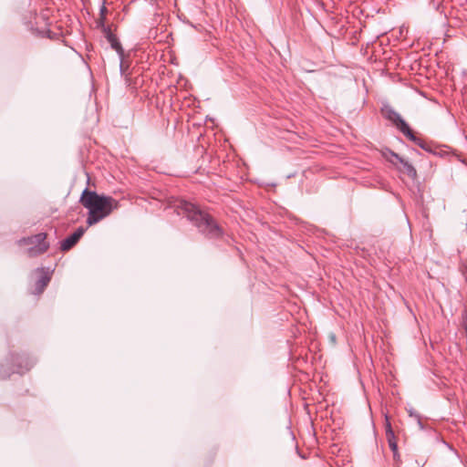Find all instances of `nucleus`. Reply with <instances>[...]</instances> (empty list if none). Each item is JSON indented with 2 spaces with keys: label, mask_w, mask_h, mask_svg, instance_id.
I'll return each mask as SVG.
<instances>
[{
  "label": "nucleus",
  "mask_w": 467,
  "mask_h": 467,
  "mask_svg": "<svg viewBox=\"0 0 467 467\" xmlns=\"http://www.w3.org/2000/svg\"><path fill=\"white\" fill-rule=\"evenodd\" d=\"M389 161H390V163H392V164H394V165H396V164H397V162H395L393 160H389Z\"/></svg>",
  "instance_id": "6ab92c4d"
},
{
  "label": "nucleus",
  "mask_w": 467,
  "mask_h": 467,
  "mask_svg": "<svg viewBox=\"0 0 467 467\" xmlns=\"http://www.w3.org/2000/svg\"><path fill=\"white\" fill-rule=\"evenodd\" d=\"M85 231L86 229L83 226L78 227L72 234L61 242L60 249L62 251H68L71 249L79 241Z\"/></svg>",
  "instance_id": "0eeeda50"
},
{
  "label": "nucleus",
  "mask_w": 467,
  "mask_h": 467,
  "mask_svg": "<svg viewBox=\"0 0 467 467\" xmlns=\"http://www.w3.org/2000/svg\"><path fill=\"white\" fill-rule=\"evenodd\" d=\"M389 154L392 158L395 159L397 162L402 165V169L399 168L402 172L406 173L410 178L413 180L416 179L417 171L411 163H410L408 161L404 160L398 153L392 150H389Z\"/></svg>",
  "instance_id": "6e6552de"
},
{
  "label": "nucleus",
  "mask_w": 467,
  "mask_h": 467,
  "mask_svg": "<svg viewBox=\"0 0 467 467\" xmlns=\"http://www.w3.org/2000/svg\"><path fill=\"white\" fill-rule=\"evenodd\" d=\"M103 31L105 33V36L108 40V42L110 44V47L116 50L119 57V72L121 77L124 78L125 82L127 84H130V73L127 72V67L124 65V50L121 47V44L119 43L117 36L111 32L110 28L108 26L103 27Z\"/></svg>",
  "instance_id": "39448f33"
},
{
  "label": "nucleus",
  "mask_w": 467,
  "mask_h": 467,
  "mask_svg": "<svg viewBox=\"0 0 467 467\" xmlns=\"http://www.w3.org/2000/svg\"><path fill=\"white\" fill-rule=\"evenodd\" d=\"M47 234L39 233L32 236L24 237L18 240L19 245H30L27 249L29 256H37L44 254L49 248V244L46 241Z\"/></svg>",
  "instance_id": "20e7f679"
},
{
  "label": "nucleus",
  "mask_w": 467,
  "mask_h": 467,
  "mask_svg": "<svg viewBox=\"0 0 467 467\" xmlns=\"http://www.w3.org/2000/svg\"><path fill=\"white\" fill-rule=\"evenodd\" d=\"M462 326L464 327V329L467 333V310L464 312L462 316Z\"/></svg>",
  "instance_id": "2eb2a0df"
},
{
  "label": "nucleus",
  "mask_w": 467,
  "mask_h": 467,
  "mask_svg": "<svg viewBox=\"0 0 467 467\" xmlns=\"http://www.w3.org/2000/svg\"><path fill=\"white\" fill-rule=\"evenodd\" d=\"M178 213L183 214L209 239H217L223 235V229L207 213L201 211L193 203L181 201L177 206Z\"/></svg>",
  "instance_id": "f03ea898"
},
{
  "label": "nucleus",
  "mask_w": 467,
  "mask_h": 467,
  "mask_svg": "<svg viewBox=\"0 0 467 467\" xmlns=\"http://www.w3.org/2000/svg\"><path fill=\"white\" fill-rule=\"evenodd\" d=\"M79 202L88 210L87 218L88 226L98 223L119 207L118 200L111 196L100 195L88 188L83 191Z\"/></svg>",
  "instance_id": "f257e3e1"
},
{
  "label": "nucleus",
  "mask_w": 467,
  "mask_h": 467,
  "mask_svg": "<svg viewBox=\"0 0 467 467\" xmlns=\"http://www.w3.org/2000/svg\"><path fill=\"white\" fill-rule=\"evenodd\" d=\"M106 13H107V8H106L105 5L103 4L102 6L100 7V10H99L100 18H99V20L98 22L99 25H101L103 27L105 26H104V20H105Z\"/></svg>",
  "instance_id": "ddd939ff"
},
{
  "label": "nucleus",
  "mask_w": 467,
  "mask_h": 467,
  "mask_svg": "<svg viewBox=\"0 0 467 467\" xmlns=\"http://www.w3.org/2000/svg\"><path fill=\"white\" fill-rule=\"evenodd\" d=\"M381 113L384 116L385 119L392 122L397 129L400 132H404L406 129H408L410 126L408 123L402 119V117L390 105L384 104L381 108Z\"/></svg>",
  "instance_id": "423d86ee"
},
{
  "label": "nucleus",
  "mask_w": 467,
  "mask_h": 467,
  "mask_svg": "<svg viewBox=\"0 0 467 467\" xmlns=\"http://www.w3.org/2000/svg\"><path fill=\"white\" fill-rule=\"evenodd\" d=\"M416 463L418 465V467H423L424 464H425V461H422V462H419L418 460L416 461Z\"/></svg>",
  "instance_id": "a211bd4d"
},
{
  "label": "nucleus",
  "mask_w": 467,
  "mask_h": 467,
  "mask_svg": "<svg viewBox=\"0 0 467 467\" xmlns=\"http://www.w3.org/2000/svg\"><path fill=\"white\" fill-rule=\"evenodd\" d=\"M408 413H409L410 417H412L415 419V413H417V412L412 408H410L408 410Z\"/></svg>",
  "instance_id": "f3484780"
},
{
  "label": "nucleus",
  "mask_w": 467,
  "mask_h": 467,
  "mask_svg": "<svg viewBox=\"0 0 467 467\" xmlns=\"http://www.w3.org/2000/svg\"><path fill=\"white\" fill-rule=\"evenodd\" d=\"M51 276L48 273H43V275L38 278L36 283V294L43 293L46 286L48 285Z\"/></svg>",
  "instance_id": "9d476101"
},
{
  "label": "nucleus",
  "mask_w": 467,
  "mask_h": 467,
  "mask_svg": "<svg viewBox=\"0 0 467 467\" xmlns=\"http://www.w3.org/2000/svg\"><path fill=\"white\" fill-rule=\"evenodd\" d=\"M385 431H386V437L393 438V435H395L388 415H385Z\"/></svg>",
  "instance_id": "9b49d317"
},
{
  "label": "nucleus",
  "mask_w": 467,
  "mask_h": 467,
  "mask_svg": "<svg viewBox=\"0 0 467 467\" xmlns=\"http://www.w3.org/2000/svg\"><path fill=\"white\" fill-rule=\"evenodd\" d=\"M387 440H388L389 446L391 449L392 452H396V451L398 450V445L396 442L395 435H393V438L387 437Z\"/></svg>",
  "instance_id": "f8f14e48"
},
{
  "label": "nucleus",
  "mask_w": 467,
  "mask_h": 467,
  "mask_svg": "<svg viewBox=\"0 0 467 467\" xmlns=\"http://www.w3.org/2000/svg\"><path fill=\"white\" fill-rule=\"evenodd\" d=\"M393 458H394V461L397 464H399L401 460H400V453L398 452V450L396 451V452H393Z\"/></svg>",
  "instance_id": "dca6fc26"
},
{
  "label": "nucleus",
  "mask_w": 467,
  "mask_h": 467,
  "mask_svg": "<svg viewBox=\"0 0 467 467\" xmlns=\"http://www.w3.org/2000/svg\"><path fill=\"white\" fill-rule=\"evenodd\" d=\"M415 420H417V423L420 427V430H423L424 429V425L421 421V417L419 413H415Z\"/></svg>",
  "instance_id": "4468645a"
},
{
  "label": "nucleus",
  "mask_w": 467,
  "mask_h": 467,
  "mask_svg": "<svg viewBox=\"0 0 467 467\" xmlns=\"http://www.w3.org/2000/svg\"><path fill=\"white\" fill-rule=\"evenodd\" d=\"M12 364L8 360L0 364V379H5L13 373L24 374L35 364V361L26 356H11Z\"/></svg>",
  "instance_id": "7ed1b4c3"
},
{
  "label": "nucleus",
  "mask_w": 467,
  "mask_h": 467,
  "mask_svg": "<svg viewBox=\"0 0 467 467\" xmlns=\"http://www.w3.org/2000/svg\"><path fill=\"white\" fill-rule=\"evenodd\" d=\"M403 134L411 141H413L416 145H418L420 148H421L422 150L428 151V152H431L432 150L431 148L430 145H428L424 140H422L421 139L416 137L414 135V133L412 132V130H410V128L409 127L408 129H406L403 132Z\"/></svg>",
  "instance_id": "1a4fd4ad"
}]
</instances>
